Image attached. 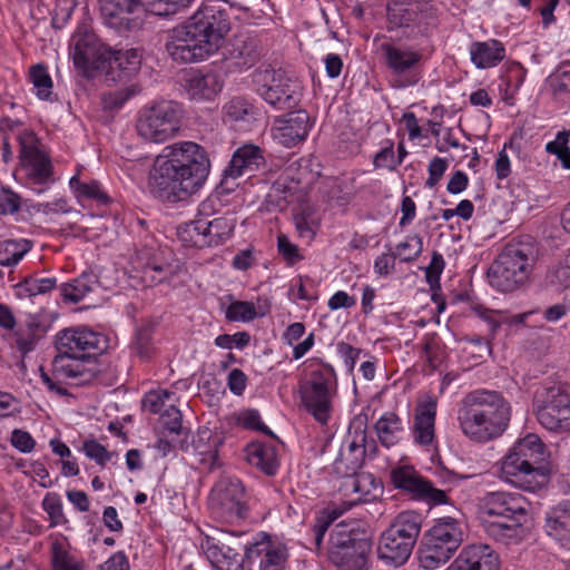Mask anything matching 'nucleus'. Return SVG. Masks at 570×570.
Masks as SVG:
<instances>
[{"mask_svg": "<svg viewBox=\"0 0 570 570\" xmlns=\"http://www.w3.org/2000/svg\"><path fill=\"white\" fill-rule=\"evenodd\" d=\"M205 227L207 239H210V246H217L226 240L232 232L233 225L232 223L224 217H217L212 220L205 218Z\"/></svg>", "mask_w": 570, "mask_h": 570, "instance_id": "46", "label": "nucleus"}, {"mask_svg": "<svg viewBox=\"0 0 570 570\" xmlns=\"http://www.w3.org/2000/svg\"><path fill=\"white\" fill-rule=\"evenodd\" d=\"M311 127L309 115L298 109L276 117L271 132L278 144L291 148L306 139Z\"/></svg>", "mask_w": 570, "mask_h": 570, "instance_id": "23", "label": "nucleus"}, {"mask_svg": "<svg viewBox=\"0 0 570 570\" xmlns=\"http://www.w3.org/2000/svg\"><path fill=\"white\" fill-rule=\"evenodd\" d=\"M358 424V430L355 431L351 441H348L346 452L350 454L358 455V458H365V442H366V431H365V419L356 417L353 422V425Z\"/></svg>", "mask_w": 570, "mask_h": 570, "instance_id": "54", "label": "nucleus"}, {"mask_svg": "<svg viewBox=\"0 0 570 570\" xmlns=\"http://www.w3.org/2000/svg\"><path fill=\"white\" fill-rule=\"evenodd\" d=\"M181 119L183 108L178 102L159 100L140 109L136 130L145 141L161 144L179 132Z\"/></svg>", "mask_w": 570, "mask_h": 570, "instance_id": "9", "label": "nucleus"}, {"mask_svg": "<svg viewBox=\"0 0 570 570\" xmlns=\"http://www.w3.org/2000/svg\"><path fill=\"white\" fill-rule=\"evenodd\" d=\"M267 309L257 312L253 303L247 301H236L226 309V318L232 322H250L257 316H264Z\"/></svg>", "mask_w": 570, "mask_h": 570, "instance_id": "45", "label": "nucleus"}, {"mask_svg": "<svg viewBox=\"0 0 570 570\" xmlns=\"http://www.w3.org/2000/svg\"><path fill=\"white\" fill-rule=\"evenodd\" d=\"M391 482L394 488L407 493L411 498L429 504L438 505L449 502L444 490L436 489L411 465H401L392 469Z\"/></svg>", "mask_w": 570, "mask_h": 570, "instance_id": "17", "label": "nucleus"}, {"mask_svg": "<svg viewBox=\"0 0 570 570\" xmlns=\"http://www.w3.org/2000/svg\"><path fill=\"white\" fill-rule=\"evenodd\" d=\"M205 218H197L178 226L177 236L187 247H210V239H207Z\"/></svg>", "mask_w": 570, "mask_h": 570, "instance_id": "37", "label": "nucleus"}, {"mask_svg": "<svg viewBox=\"0 0 570 570\" xmlns=\"http://www.w3.org/2000/svg\"><path fill=\"white\" fill-rule=\"evenodd\" d=\"M538 256L539 246L532 236L511 239L488 271L490 285L503 293L520 288L528 282Z\"/></svg>", "mask_w": 570, "mask_h": 570, "instance_id": "6", "label": "nucleus"}, {"mask_svg": "<svg viewBox=\"0 0 570 570\" xmlns=\"http://www.w3.org/2000/svg\"><path fill=\"white\" fill-rule=\"evenodd\" d=\"M499 554L488 544L465 547L446 570H499Z\"/></svg>", "mask_w": 570, "mask_h": 570, "instance_id": "27", "label": "nucleus"}, {"mask_svg": "<svg viewBox=\"0 0 570 570\" xmlns=\"http://www.w3.org/2000/svg\"><path fill=\"white\" fill-rule=\"evenodd\" d=\"M549 85L554 95H570V71L563 65L549 78Z\"/></svg>", "mask_w": 570, "mask_h": 570, "instance_id": "59", "label": "nucleus"}, {"mask_svg": "<svg viewBox=\"0 0 570 570\" xmlns=\"http://www.w3.org/2000/svg\"><path fill=\"white\" fill-rule=\"evenodd\" d=\"M225 119L246 121L255 117V107L244 97H234L223 108Z\"/></svg>", "mask_w": 570, "mask_h": 570, "instance_id": "43", "label": "nucleus"}, {"mask_svg": "<svg viewBox=\"0 0 570 570\" xmlns=\"http://www.w3.org/2000/svg\"><path fill=\"white\" fill-rule=\"evenodd\" d=\"M210 171L206 149L194 141L166 146L155 159L148 178L150 193L163 202L176 203L196 194Z\"/></svg>", "mask_w": 570, "mask_h": 570, "instance_id": "1", "label": "nucleus"}, {"mask_svg": "<svg viewBox=\"0 0 570 570\" xmlns=\"http://www.w3.org/2000/svg\"><path fill=\"white\" fill-rule=\"evenodd\" d=\"M193 0H142L144 8L155 16L167 17L186 8Z\"/></svg>", "mask_w": 570, "mask_h": 570, "instance_id": "49", "label": "nucleus"}, {"mask_svg": "<svg viewBox=\"0 0 570 570\" xmlns=\"http://www.w3.org/2000/svg\"><path fill=\"white\" fill-rule=\"evenodd\" d=\"M30 80L40 99H49L52 89V79L43 65H36L30 69Z\"/></svg>", "mask_w": 570, "mask_h": 570, "instance_id": "50", "label": "nucleus"}, {"mask_svg": "<svg viewBox=\"0 0 570 570\" xmlns=\"http://www.w3.org/2000/svg\"><path fill=\"white\" fill-rule=\"evenodd\" d=\"M141 63V53L138 49L114 51L110 69L117 68L128 75L137 71Z\"/></svg>", "mask_w": 570, "mask_h": 570, "instance_id": "48", "label": "nucleus"}, {"mask_svg": "<svg viewBox=\"0 0 570 570\" xmlns=\"http://www.w3.org/2000/svg\"><path fill=\"white\" fill-rule=\"evenodd\" d=\"M259 97L275 110H291L302 98L301 81L282 69L262 66L253 72Z\"/></svg>", "mask_w": 570, "mask_h": 570, "instance_id": "8", "label": "nucleus"}, {"mask_svg": "<svg viewBox=\"0 0 570 570\" xmlns=\"http://www.w3.org/2000/svg\"><path fill=\"white\" fill-rule=\"evenodd\" d=\"M422 521V515L415 511L399 513L380 538L379 558L387 564H404L420 535Z\"/></svg>", "mask_w": 570, "mask_h": 570, "instance_id": "7", "label": "nucleus"}, {"mask_svg": "<svg viewBox=\"0 0 570 570\" xmlns=\"http://www.w3.org/2000/svg\"><path fill=\"white\" fill-rule=\"evenodd\" d=\"M131 92L129 89H121L116 91H110L102 95V106L105 110H116L124 106V104L129 99Z\"/></svg>", "mask_w": 570, "mask_h": 570, "instance_id": "63", "label": "nucleus"}, {"mask_svg": "<svg viewBox=\"0 0 570 570\" xmlns=\"http://www.w3.org/2000/svg\"><path fill=\"white\" fill-rule=\"evenodd\" d=\"M42 508L49 515L51 527L67 523V519L63 514L62 501L57 493H47L42 500Z\"/></svg>", "mask_w": 570, "mask_h": 570, "instance_id": "51", "label": "nucleus"}, {"mask_svg": "<svg viewBox=\"0 0 570 570\" xmlns=\"http://www.w3.org/2000/svg\"><path fill=\"white\" fill-rule=\"evenodd\" d=\"M374 431L382 446L390 449L397 445L405 434L402 419L392 411L383 413L374 424Z\"/></svg>", "mask_w": 570, "mask_h": 570, "instance_id": "32", "label": "nucleus"}, {"mask_svg": "<svg viewBox=\"0 0 570 570\" xmlns=\"http://www.w3.org/2000/svg\"><path fill=\"white\" fill-rule=\"evenodd\" d=\"M53 277L30 278L24 281L26 291L30 296L46 294L56 287Z\"/></svg>", "mask_w": 570, "mask_h": 570, "instance_id": "60", "label": "nucleus"}, {"mask_svg": "<svg viewBox=\"0 0 570 570\" xmlns=\"http://www.w3.org/2000/svg\"><path fill=\"white\" fill-rule=\"evenodd\" d=\"M202 549L210 564L217 570H244L245 547L239 537L217 530L214 535L206 534Z\"/></svg>", "mask_w": 570, "mask_h": 570, "instance_id": "15", "label": "nucleus"}, {"mask_svg": "<svg viewBox=\"0 0 570 570\" xmlns=\"http://www.w3.org/2000/svg\"><path fill=\"white\" fill-rule=\"evenodd\" d=\"M223 88L220 77L215 72H195L188 80V94L196 100H210Z\"/></svg>", "mask_w": 570, "mask_h": 570, "instance_id": "36", "label": "nucleus"}, {"mask_svg": "<svg viewBox=\"0 0 570 570\" xmlns=\"http://www.w3.org/2000/svg\"><path fill=\"white\" fill-rule=\"evenodd\" d=\"M261 57L258 42L248 36L237 37L229 50L228 59L233 66L240 70L252 68Z\"/></svg>", "mask_w": 570, "mask_h": 570, "instance_id": "34", "label": "nucleus"}, {"mask_svg": "<svg viewBox=\"0 0 570 570\" xmlns=\"http://www.w3.org/2000/svg\"><path fill=\"white\" fill-rule=\"evenodd\" d=\"M548 452L541 439L529 433L518 440L501 460V478L515 488L535 491L550 480Z\"/></svg>", "mask_w": 570, "mask_h": 570, "instance_id": "5", "label": "nucleus"}, {"mask_svg": "<svg viewBox=\"0 0 570 570\" xmlns=\"http://www.w3.org/2000/svg\"><path fill=\"white\" fill-rule=\"evenodd\" d=\"M82 450L88 458L96 461V463L101 466H105L106 462L112 456V453L94 439L86 440L82 444Z\"/></svg>", "mask_w": 570, "mask_h": 570, "instance_id": "56", "label": "nucleus"}, {"mask_svg": "<svg viewBox=\"0 0 570 570\" xmlns=\"http://www.w3.org/2000/svg\"><path fill=\"white\" fill-rule=\"evenodd\" d=\"M381 50L384 55L385 63L394 77V87L406 88L419 82L421 79L420 63L422 60V55L419 51L392 43H382Z\"/></svg>", "mask_w": 570, "mask_h": 570, "instance_id": "16", "label": "nucleus"}, {"mask_svg": "<svg viewBox=\"0 0 570 570\" xmlns=\"http://www.w3.org/2000/svg\"><path fill=\"white\" fill-rule=\"evenodd\" d=\"M51 567L52 570H83L85 561L75 558L62 543L56 541L51 547Z\"/></svg>", "mask_w": 570, "mask_h": 570, "instance_id": "42", "label": "nucleus"}, {"mask_svg": "<svg viewBox=\"0 0 570 570\" xmlns=\"http://www.w3.org/2000/svg\"><path fill=\"white\" fill-rule=\"evenodd\" d=\"M472 63L479 69L492 68L505 57V48L499 40L474 41L470 46Z\"/></svg>", "mask_w": 570, "mask_h": 570, "instance_id": "33", "label": "nucleus"}, {"mask_svg": "<svg viewBox=\"0 0 570 570\" xmlns=\"http://www.w3.org/2000/svg\"><path fill=\"white\" fill-rule=\"evenodd\" d=\"M423 249V242L419 235L407 236L404 242L396 245L394 255L403 262L414 261Z\"/></svg>", "mask_w": 570, "mask_h": 570, "instance_id": "53", "label": "nucleus"}, {"mask_svg": "<svg viewBox=\"0 0 570 570\" xmlns=\"http://www.w3.org/2000/svg\"><path fill=\"white\" fill-rule=\"evenodd\" d=\"M47 330V325L36 317H31L26 324L19 326L13 335L16 347L22 357L36 348L46 336Z\"/></svg>", "mask_w": 570, "mask_h": 570, "instance_id": "35", "label": "nucleus"}, {"mask_svg": "<svg viewBox=\"0 0 570 570\" xmlns=\"http://www.w3.org/2000/svg\"><path fill=\"white\" fill-rule=\"evenodd\" d=\"M250 341V335L247 332H237L234 335L222 334L215 338L216 346L220 348L230 350L234 346L237 348H243L248 345Z\"/></svg>", "mask_w": 570, "mask_h": 570, "instance_id": "57", "label": "nucleus"}, {"mask_svg": "<svg viewBox=\"0 0 570 570\" xmlns=\"http://www.w3.org/2000/svg\"><path fill=\"white\" fill-rule=\"evenodd\" d=\"M265 165L263 150L255 145H244L235 150L228 167L224 170L219 188L222 193H230L236 184L234 180L243 175L252 174Z\"/></svg>", "mask_w": 570, "mask_h": 570, "instance_id": "22", "label": "nucleus"}, {"mask_svg": "<svg viewBox=\"0 0 570 570\" xmlns=\"http://www.w3.org/2000/svg\"><path fill=\"white\" fill-rule=\"evenodd\" d=\"M154 332L155 325L153 323H145L136 331L132 348L141 360H149L155 352Z\"/></svg>", "mask_w": 570, "mask_h": 570, "instance_id": "44", "label": "nucleus"}, {"mask_svg": "<svg viewBox=\"0 0 570 570\" xmlns=\"http://www.w3.org/2000/svg\"><path fill=\"white\" fill-rule=\"evenodd\" d=\"M96 284V277L92 274H82L78 278L61 286V295L66 301L78 303L90 293Z\"/></svg>", "mask_w": 570, "mask_h": 570, "instance_id": "41", "label": "nucleus"}, {"mask_svg": "<svg viewBox=\"0 0 570 570\" xmlns=\"http://www.w3.org/2000/svg\"><path fill=\"white\" fill-rule=\"evenodd\" d=\"M52 366L57 377L72 381L76 385H83L91 382L99 373L96 356H66L58 354Z\"/></svg>", "mask_w": 570, "mask_h": 570, "instance_id": "24", "label": "nucleus"}, {"mask_svg": "<svg viewBox=\"0 0 570 570\" xmlns=\"http://www.w3.org/2000/svg\"><path fill=\"white\" fill-rule=\"evenodd\" d=\"M232 28L226 0H205L199 9L167 37L165 50L178 63L203 61L223 46Z\"/></svg>", "mask_w": 570, "mask_h": 570, "instance_id": "2", "label": "nucleus"}, {"mask_svg": "<svg viewBox=\"0 0 570 570\" xmlns=\"http://www.w3.org/2000/svg\"><path fill=\"white\" fill-rule=\"evenodd\" d=\"M32 248L29 239H6L0 242V266L14 267Z\"/></svg>", "mask_w": 570, "mask_h": 570, "instance_id": "38", "label": "nucleus"}, {"mask_svg": "<svg viewBox=\"0 0 570 570\" xmlns=\"http://www.w3.org/2000/svg\"><path fill=\"white\" fill-rule=\"evenodd\" d=\"M537 419L552 432L570 431V384L560 383L537 393Z\"/></svg>", "mask_w": 570, "mask_h": 570, "instance_id": "13", "label": "nucleus"}, {"mask_svg": "<svg viewBox=\"0 0 570 570\" xmlns=\"http://www.w3.org/2000/svg\"><path fill=\"white\" fill-rule=\"evenodd\" d=\"M473 312L481 318L483 320L487 325H488V333L485 336H481V335H476V334H473V335H466L464 337V340L471 344H474V345H478L480 346L482 350L487 351V352H491V347H490V341L494 337L498 328L500 327L501 325V322L500 320L497 318L498 316V313H495L494 311H489L482 306H476L473 308Z\"/></svg>", "mask_w": 570, "mask_h": 570, "instance_id": "39", "label": "nucleus"}, {"mask_svg": "<svg viewBox=\"0 0 570 570\" xmlns=\"http://www.w3.org/2000/svg\"><path fill=\"white\" fill-rule=\"evenodd\" d=\"M112 57L114 51L92 35L79 37L75 41L73 65L86 76H90L92 71L111 67Z\"/></svg>", "mask_w": 570, "mask_h": 570, "instance_id": "20", "label": "nucleus"}, {"mask_svg": "<svg viewBox=\"0 0 570 570\" xmlns=\"http://www.w3.org/2000/svg\"><path fill=\"white\" fill-rule=\"evenodd\" d=\"M438 401L430 394H424L414 409L412 435L414 443L421 446L432 445L435 436V416Z\"/></svg>", "mask_w": 570, "mask_h": 570, "instance_id": "26", "label": "nucleus"}, {"mask_svg": "<svg viewBox=\"0 0 570 570\" xmlns=\"http://www.w3.org/2000/svg\"><path fill=\"white\" fill-rule=\"evenodd\" d=\"M55 344L58 354L97 356L106 348V338L89 327L77 326L59 331Z\"/></svg>", "mask_w": 570, "mask_h": 570, "instance_id": "18", "label": "nucleus"}, {"mask_svg": "<svg viewBox=\"0 0 570 570\" xmlns=\"http://www.w3.org/2000/svg\"><path fill=\"white\" fill-rule=\"evenodd\" d=\"M464 532L460 522L452 517L436 520L429 530L420 550V564L424 569H435L446 563L463 542Z\"/></svg>", "mask_w": 570, "mask_h": 570, "instance_id": "10", "label": "nucleus"}, {"mask_svg": "<svg viewBox=\"0 0 570 570\" xmlns=\"http://www.w3.org/2000/svg\"><path fill=\"white\" fill-rule=\"evenodd\" d=\"M20 161L27 173L28 185L33 191L40 194L43 188L37 186L53 181L51 163L37 147L21 142Z\"/></svg>", "mask_w": 570, "mask_h": 570, "instance_id": "25", "label": "nucleus"}, {"mask_svg": "<svg viewBox=\"0 0 570 570\" xmlns=\"http://www.w3.org/2000/svg\"><path fill=\"white\" fill-rule=\"evenodd\" d=\"M363 462L364 458L342 451L333 464L334 471L340 476L347 479L345 485L355 493H367L368 490L365 489V483L372 482L370 474H357V470L363 465Z\"/></svg>", "mask_w": 570, "mask_h": 570, "instance_id": "29", "label": "nucleus"}, {"mask_svg": "<svg viewBox=\"0 0 570 570\" xmlns=\"http://www.w3.org/2000/svg\"><path fill=\"white\" fill-rule=\"evenodd\" d=\"M549 283L558 288H568L570 286V266L560 264L552 268L547 276Z\"/></svg>", "mask_w": 570, "mask_h": 570, "instance_id": "64", "label": "nucleus"}, {"mask_svg": "<svg viewBox=\"0 0 570 570\" xmlns=\"http://www.w3.org/2000/svg\"><path fill=\"white\" fill-rule=\"evenodd\" d=\"M245 558L249 563L258 560V570H286L288 552L284 544L276 542L266 532H259L254 541L246 544Z\"/></svg>", "mask_w": 570, "mask_h": 570, "instance_id": "21", "label": "nucleus"}, {"mask_svg": "<svg viewBox=\"0 0 570 570\" xmlns=\"http://www.w3.org/2000/svg\"><path fill=\"white\" fill-rule=\"evenodd\" d=\"M569 137L570 130L559 131L556 138L546 145V151L557 156L564 169H570Z\"/></svg>", "mask_w": 570, "mask_h": 570, "instance_id": "47", "label": "nucleus"}, {"mask_svg": "<svg viewBox=\"0 0 570 570\" xmlns=\"http://www.w3.org/2000/svg\"><path fill=\"white\" fill-rule=\"evenodd\" d=\"M444 264L443 256L433 252L430 265L425 267V278L432 289L440 286V275L443 272Z\"/></svg>", "mask_w": 570, "mask_h": 570, "instance_id": "58", "label": "nucleus"}, {"mask_svg": "<svg viewBox=\"0 0 570 570\" xmlns=\"http://www.w3.org/2000/svg\"><path fill=\"white\" fill-rule=\"evenodd\" d=\"M209 505L217 518L227 522L244 520L248 507L243 482L236 478H220L212 490Z\"/></svg>", "mask_w": 570, "mask_h": 570, "instance_id": "14", "label": "nucleus"}, {"mask_svg": "<svg viewBox=\"0 0 570 570\" xmlns=\"http://www.w3.org/2000/svg\"><path fill=\"white\" fill-rule=\"evenodd\" d=\"M246 461L266 475H275L278 469L276 448L272 444L255 441L245 448Z\"/></svg>", "mask_w": 570, "mask_h": 570, "instance_id": "31", "label": "nucleus"}, {"mask_svg": "<svg viewBox=\"0 0 570 570\" xmlns=\"http://www.w3.org/2000/svg\"><path fill=\"white\" fill-rule=\"evenodd\" d=\"M173 274L171 266L148 262L142 268L144 286H153L167 279Z\"/></svg>", "mask_w": 570, "mask_h": 570, "instance_id": "52", "label": "nucleus"}, {"mask_svg": "<svg viewBox=\"0 0 570 570\" xmlns=\"http://www.w3.org/2000/svg\"><path fill=\"white\" fill-rule=\"evenodd\" d=\"M173 395L168 390H158L148 392L142 399V409L153 413H159L165 402Z\"/></svg>", "mask_w": 570, "mask_h": 570, "instance_id": "55", "label": "nucleus"}, {"mask_svg": "<svg viewBox=\"0 0 570 570\" xmlns=\"http://www.w3.org/2000/svg\"><path fill=\"white\" fill-rule=\"evenodd\" d=\"M33 209L38 214H43L46 216L58 215V214H67L71 210L68 203L63 198H57L52 202L47 203H38L33 205Z\"/></svg>", "mask_w": 570, "mask_h": 570, "instance_id": "61", "label": "nucleus"}, {"mask_svg": "<svg viewBox=\"0 0 570 570\" xmlns=\"http://www.w3.org/2000/svg\"><path fill=\"white\" fill-rule=\"evenodd\" d=\"M69 185L79 202L94 200L100 205H107L110 202V197L96 180L82 181L73 176Z\"/></svg>", "mask_w": 570, "mask_h": 570, "instance_id": "40", "label": "nucleus"}, {"mask_svg": "<svg viewBox=\"0 0 570 570\" xmlns=\"http://www.w3.org/2000/svg\"><path fill=\"white\" fill-rule=\"evenodd\" d=\"M224 439L212 431L209 428H199L193 440V446L199 464L208 471H214L220 466L218 459L219 448Z\"/></svg>", "mask_w": 570, "mask_h": 570, "instance_id": "28", "label": "nucleus"}, {"mask_svg": "<svg viewBox=\"0 0 570 570\" xmlns=\"http://www.w3.org/2000/svg\"><path fill=\"white\" fill-rule=\"evenodd\" d=\"M330 557L341 570H362L370 551V540L348 524L338 523L331 532Z\"/></svg>", "mask_w": 570, "mask_h": 570, "instance_id": "12", "label": "nucleus"}, {"mask_svg": "<svg viewBox=\"0 0 570 570\" xmlns=\"http://www.w3.org/2000/svg\"><path fill=\"white\" fill-rule=\"evenodd\" d=\"M456 420L469 440L487 443L500 438L508 429L511 405L500 392L475 390L461 400Z\"/></svg>", "mask_w": 570, "mask_h": 570, "instance_id": "3", "label": "nucleus"}, {"mask_svg": "<svg viewBox=\"0 0 570 570\" xmlns=\"http://www.w3.org/2000/svg\"><path fill=\"white\" fill-rule=\"evenodd\" d=\"M479 507L484 532L495 542L515 546L527 537L528 510L523 497L503 491L489 492Z\"/></svg>", "mask_w": 570, "mask_h": 570, "instance_id": "4", "label": "nucleus"}, {"mask_svg": "<svg viewBox=\"0 0 570 570\" xmlns=\"http://www.w3.org/2000/svg\"><path fill=\"white\" fill-rule=\"evenodd\" d=\"M100 11L106 24L119 32L139 29L146 18L142 0H101Z\"/></svg>", "mask_w": 570, "mask_h": 570, "instance_id": "19", "label": "nucleus"}, {"mask_svg": "<svg viewBox=\"0 0 570 570\" xmlns=\"http://www.w3.org/2000/svg\"><path fill=\"white\" fill-rule=\"evenodd\" d=\"M311 367L309 379L301 386L302 402L318 423L326 424L336 386V375L328 364L320 363Z\"/></svg>", "mask_w": 570, "mask_h": 570, "instance_id": "11", "label": "nucleus"}, {"mask_svg": "<svg viewBox=\"0 0 570 570\" xmlns=\"http://www.w3.org/2000/svg\"><path fill=\"white\" fill-rule=\"evenodd\" d=\"M544 528L550 538L570 550V502L553 507L547 513Z\"/></svg>", "mask_w": 570, "mask_h": 570, "instance_id": "30", "label": "nucleus"}, {"mask_svg": "<svg viewBox=\"0 0 570 570\" xmlns=\"http://www.w3.org/2000/svg\"><path fill=\"white\" fill-rule=\"evenodd\" d=\"M277 248L279 254L289 265H294L302 258L298 247L283 234L277 237Z\"/></svg>", "mask_w": 570, "mask_h": 570, "instance_id": "62", "label": "nucleus"}]
</instances>
